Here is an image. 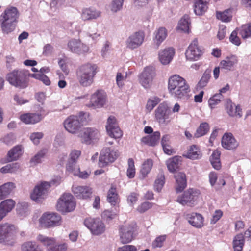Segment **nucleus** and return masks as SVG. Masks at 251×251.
<instances>
[{"label":"nucleus","mask_w":251,"mask_h":251,"mask_svg":"<svg viewBox=\"0 0 251 251\" xmlns=\"http://www.w3.org/2000/svg\"><path fill=\"white\" fill-rule=\"evenodd\" d=\"M139 194L132 192L127 197V201L128 203H130L131 204H133L136 203L138 200Z\"/></svg>","instance_id":"nucleus-64"},{"label":"nucleus","mask_w":251,"mask_h":251,"mask_svg":"<svg viewBox=\"0 0 251 251\" xmlns=\"http://www.w3.org/2000/svg\"><path fill=\"white\" fill-rule=\"evenodd\" d=\"M205 49L199 43L197 38H194L187 48L185 56L187 61H198L202 56Z\"/></svg>","instance_id":"nucleus-7"},{"label":"nucleus","mask_w":251,"mask_h":251,"mask_svg":"<svg viewBox=\"0 0 251 251\" xmlns=\"http://www.w3.org/2000/svg\"><path fill=\"white\" fill-rule=\"evenodd\" d=\"M155 75V69L153 67L148 66L145 68L139 77L140 82L145 88L150 87Z\"/></svg>","instance_id":"nucleus-19"},{"label":"nucleus","mask_w":251,"mask_h":251,"mask_svg":"<svg viewBox=\"0 0 251 251\" xmlns=\"http://www.w3.org/2000/svg\"><path fill=\"white\" fill-rule=\"evenodd\" d=\"M239 33L238 28H236L231 33L229 36V41L233 44L239 46L241 43V41L239 37L238 36Z\"/></svg>","instance_id":"nucleus-54"},{"label":"nucleus","mask_w":251,"mask_h":251,"mask_svg":"<svg viewBox=\"0 0 251 251\" xmlns=\"http://www.w3.org/2000/svg\"><path fill=\"white\" fill-rule=\"evenodd\" d=\"M136 227L137 225L135 223L120 226V236L121 241L123 244L128 243L132 241L133 234Z\"/></svg>","instance_id":"nucleus-15"},{"label":"nucleus","mask_w":251,"mask_h":251,"mask_svg":"<svg viewBox=\"0 0 251 251\" xmlns=\"http://www.w3.org/2000/svg\"><path fill=\"white\" fill-rule=\"evenodd\" d=\"M208 2L206 0H196L194 12L197 15H203L208 9Z\"/></svg>","instance_id":"nucleus-33"},{"label":"nucleus","mask_w":251,"mask_h":251,"mask_svg":"<svg viewBox=\"0 0 251 251\" xmlns=\"http://www.w3.org/2000/svg\"><path fill=\"white\" fill-rule=\"evenodd\" d=\"M165 183L164 175L162 174H159L157 176V178L155 181L154 188L158 192L161 191Z\"/></svg>","instance_id":"nucleus-48"},{"label":"nucleus","mask_w":251,"mask_h":251,"mask_svg":"<svg viewBox=\"0 0 251 251\" xmlns=\"http://www.w3.org/2000/svg\"><path fill=\"white\" fill-rule=\"evenodd\" d=\"M144 33L142 31L136 32L131 35L126 42L127 48L134 49L140 46L144 42Z\"/></svg>","instance_id":"nucleus-22"},{"label":"nucleus","mask_w":251,"mask_h":251,"mask_svg":"<svg viewBox=\"0 0 251 251\" xmlns=\"http://www.w3.org/2000/svg\"><path fill=\"white\" fill-rule=\"evenodd\" d=\"M21 249L22 251H38V246L35 242L32 241H28L23 243Z\"/></svg>","instance_id":"nucleus-53"},{"label":"nucleus","mask_w":251,"mask_h":251,"mask_svg":"<svg viewBox=\"0 0 251 251\" xmlns=\"http://www.w3.org/2000/svg\"><path fill=\"white\" fill-rule=\"evenodd\" d=\"M119 156L118 150L113 146H105L101 150L99 156L98 165L103 168L114 162Z\"/></svg>","instance_id":"nucleus-6"},{"label":"nucleus","mask_w":251,"mask_h":251,"mask_svg":"<svg viewBox=\"0 0 251 251\" xmlns=\"http://www.w3.org/2000/svg\"><path fill=\"white\" fill-rule=\"evenodd\" d=\"M44 115L41 113H27L21 114L20 120L25 124H35L41 121Z\"/></svg>","instance_id":"nucleus-24"},{"label":"nucleus","mask_w":251,"mask_h":251,"mask_svg":"<svg viewBox=\"0 0 251 251\" xmlns=\"http://www.w3.org/2000/svg\"><path fill=\"white\" fill-rule=\"evenodd\" d=\"M100 15V12L91 8H86L82 11L81 17L84 20L95 19Z\"/></svg>","instance_id":"nucleus-40"},{"label":"nucleus","mask_w":251,"mask_h":251,"mask_svg":"<svg viewBox=\"0 0 251 251\" xmlns=\"http://www.w3.org/2000/svg\"><path fill=\"white\" fill-rule=\"evenodd\" d=\"M160 137V132L155 131L151 135L143 137L141 139V142L150 146H155L158 144Z\"/></svg>","instance_id":"nucleus-32"},{"label":"nucleus","mask_w":251,"mask_h":251,"mask_svg":"<svg viewBox=\"0 0 251 251\" xmlns=\"http://www.w3.org/2000/svg\"><path fill=\"white\" fill-rule=\"evenodd\" d=\"M71 51L76 53H82L88 51V47L79 40L72 39L68 43Z\"/></svg>","instance_id":"nucleus-25"},{"label":"nucleus","mask_w":251,"mask_h":251,"mask_svg":"<svg viewBox=\"0 0 251 251\" xmlns=\"http://www.w3.org/2000/svg\"><path fill=\"white\" fill-rule=\"evenodd\" d=\"M18 10L15 7H12L5 10L0 18L1 28L4 32L8 33L14 29V23L18 18Z\"/></svg>","instance_id":"nucleus-5"},{"label":"nucleus","mask_w":251,"mask_h":251,"mask_svg":"<svg viewBox=\"0 0 251 251\" xmlns=\"http://www.w3.org/2000/svg\"><path fill=\"white\" fill-rule=\"evenodd\" d=\"M174 177L176 179L177 186L176 190V192H181L187 186V181L185 174L182 172L176 173Z\"/></svg>","instance_id":"nucleus-29"},{"label":"nucleus","mask_w":251,"mask_h":251,"mask_svg":"<svg viewBox=\"0 0 251 251\" xmlns=\"http://www.w3.org/2000/svg\"><path fill=\"white\" fill-rule=\"evenodd\" d=\"M98 67L96 64L87 63L80 66L76 70L77 79L83 87L91 85L97 72Z\"/></svg>","instance_id":"nucleus-2"},{"label":"nucleus","mask_w":251,"mask_h":251,"mask_svg":"<svg viewBox=\"0 0 251 251\" xmlns=\"http://www.w3.org/2000/svg\"><path fill=\"white\" fill-rule=\"evenodd\" d=\"M14 138L12 134H7L2 137L0 141L6 145H10L13 143Z\"/></svg>","instance_id":"nucleus-62"},{"label":"nucleus","mask_w":251,"mask_h":251,"mask_svg":"<svg viewBox=\"0 0 251 251\" xmlns=\"http://www.w3.org/2000/svg\"><path fill=\"white\" fill-rule=\"evenodd\" d=\"M60 183V178H57L56 179L52 180L50 183L47 182H42L40 185L36 186L31 194V198L37 201L40 198H42L47 193L48 190L51 185H58Z\"/></svg>","instance_id":"nucleus-13"},{"label":"nucleus","mask_w":251,"mask_h":251,"mask_svg":"<svg viewBox=\"0 0 251 251\" xmlns=\"http://www.w3.org/2000/svg\"><path fill=\"white\" fill-rule=\"evenodd\" d=\"M181 162V157L175 156L169 159L166 161V165L169 171L171 172H175L179 167V164Z\"/></svg>","instance_id":"nucleus-39"},{"label":"nucleus","mask_w":251,"mask_h":251,"mask_svg":"<svg viewBox=\"0 0 251 251\" xmlns=\"http://www.w3.org/2000/svg\"><path fill=\"white\" fill-rule=\"evenodd\" d=\"M211 73L210 70L205 71L196 86L197 89H202L207 85L211 78Z\"/></svg>","instance_id":"nucleus-41"},{"label":"nucleus","mask_w":251,"mask_h":251,"mask_svg":"<svg viewBox=\"0 0 251 251\" xmlns=\"http://www.w3.org/2000/svg\"><path fill=\"white\" fill-rule=\"evenodd\" d=\"M208 176L210 184L212 186H213L216 184L217 180V174L215 172H211L209 173Z\"/></svg>","instance_id":"nucleus-63"},{"label":"nucleus","mask_w":251,"mask_h":251,"mask_svg":"<svg viewBox=\"0 0 251 251\" xmlns=\"http://www.w3.org/2000/svg\"><path fill=\"white\" fill-rule=\"evenodd\" d=\"M160 101L161 99L157 97H154L151 99H149L146 105V109L148 112H151Z\"/></svg>","instance_id":"nucleus-50"},{"label":"nucleus","mask_w":251,"mask_h":251,"mask_svg":"<svg viewBox=\"0 0 251 251\" xmlns=\"http://www.w3.org/2000/svg\"><path fill=\"white\" fill-rule=\"evenodd\" d=\"M244 236L240 233L236 235L233 241L234 251H242L244 245Z\"/></svg>","instance_id":"nucleus-42"},{"label":"nucleus","mask_w":251,"mask_h":251,"mask_svg":"<svg viewBox=\"0 0 251 251\" xmlns=\"http://www.w3.org/2000/svg\"><path fill=\"white\" fill-rule=\"evenodd\" d=\"M61 217L55 213H45L40 219V223L46 227L57 226L60 224Z\"/></svg>","instance_id":"nucleus-16"},{"label":"nucleus","mask_w":251,"mask_h":251,"mask_svg":"<svg viewBox=\"0 0 251 251\" xmlns=\"http://www.w3.org/2000/svg\"><path fill=\"white\" fill-rule=\"evenodd\" d=\"M153 44L156 49H158L167 36V31L164 27H160L154 33Z\"/></svg>","instance_id":"nucleus-30"},{"label":"nucleus","mask_w":251,"mask_h":251,"mask_svg":"<svg viewBox=\"0 0 251 251\" xmlns=\"http://www.w3.org/2000/svg\"><path fill=\"white\" fill-rule=\"evenodd\" d=\"M237 57L231 55L227 57L225 60H222L220 63V67L227 70H231L238 63Z\"/></svg>","instance_id":"nucleus-31"},{"label":"nucleus","mask_w":251,"mask_h":251,"mask_svg":"<svg viewBox=\"0 0 251 251\" xmlns=\"http://www.w3.org/2000/svg\"><path fill=\"white\" fill-rule=\"evenodd\" d=\"M222 145L225 149L233 150L237 147L238 143L231 133H226L222 137Z\"/></svg>","instance_id":"nucleus-27"},{"label":"nucleus","mask_w":251,"mask_h":251,"mask_svg":"<svg viewBox=\"0 0 251 251\" xmlns=\"http://www.w3.org/2000/svg\"><path fill=\"white\" fill-rule=\"evenodd\" d=\"M43 137L42 132H34L32 133L30 136V139L34 144H38L40 140Z\"/></svg>","instance_id":"nucleus-60"},{"label":"nucleus","mask_w":251,"mask_h":251,"mask_svg":"<svg viewBox=\"0 0 251 251\" xmlns=\"http://www.w3.org/2000/svg\"><path fill=\"white\" fill-rule=\"evenodd\" d=\"M226 110L230 116H242V110L238 106H236L231 100H228L226 104Z\"/></svg>","instance_id":"nucleus-35"},{"label":"nucleus","mask_w":251,"mask_h":251,"mask_svg":"<svg viewBox=\"0 0 251 251\" xmlns=\"http://www.w3.org/2000/svg\"><path fill=\"white\" fill-rule=\"evenodd\" d=\"M154 203L149 201H145L141 203L137 208V211L140 213H143L151 209Z\"/></svg>","instance_id":"nucleus-56"},{"label":"nucleus","mask_w":251,"mask_h":251,"mask_svg":"<svg viewBox=\"0 0 251 251\" xmlns=\"http://www.w3.org/2000/svg\"><path fill=\"white\" fill-rule=\"evenodd\" d=\"M153 166V161L151 159H148L142 164L140 172L144 177L147 176L150 172Z\"/></svg>","instance_id":"nucleus-45"},{"label":"nucleus","mask_w":251,"mask_h":251,"mask_svg":"<svg viewBox=\"0 0 251 251\" xmlns=\"http://www.w3.org/2000/svg\"><path fill=\"white\" fill-rule=\"evenodd\" d=\"M209 129V125L207 123H201L197 129L196 133L194 134L195 137L198 138L204 135L207 133Z\"/></svg>","instance_id":"nucleus-46"},{"label":"nucleus","mask_w":251,"mask_h":251,"mask_svg":"<svg viewBox=\"0 0 251 251\" xmlns=\"http://www.w3.org/2000/svg\"><path fill=\"white\" fill-rule=\"evenodd\" d=\"M238 30L243 39L251 37V23L242 25Z\"/></svg>","instance_id":"nucleus-44"},{"label":"nucleus","mask_w":251,"mask_h":251,"mask_svg":"<svg viewBox=\"0 0 251 251\" xmlns=\"http://www.w3.org/2000/svg\"><path fill=\"white\" fill-rule=\"evenodd\" d=\"M168 90L169 93L176 99L187 100L189 98V85L186 80L179 75H175L169 77Z\"/></svg>","instance_id":"nucleus-1"},{"label":"nucleus","mask_w":251,"mask_h":251,"mask_svg":"<svg viewBox=\"0 0 251 251\" xmlns=\"http://www.w3.org/2000/svg\"><path fill=\"white\" fill-rule=\"evenodd\" d=\"M46 153L45 150L40 151L35 155H34L30 161L31 165H35L41 162V160L45 156Z\"/></svg>","instance_id":"nucleus-51"},{"label":"nucleus","mask_w":251,"mask_h":251,"mask_svg":"<svg viewBox=\"0 0 251 251\" xmlns=\"http://www.w3.org/2000/svg\"><path fill=\"white\" fill-rule=\"evenodd\" d=\"M76 202L73 196L71 194H64L58 199L56 209L61 212L73 211L75 208Z\"/></svg>","instance_id":"nucleus-9"},{"label":"nucleus","mask_w":251,"mask_h":251,"mask_svg":"<svg viewBox=\"0 0 251 251\" xmlns=\"http://www.w3.org/2000/svg\"><path fill=\"white\" fill-rule=\"evenodd\" d=\"M184 156L190 159H199L202 156V153L198 146L193 145L190 147L187 153Z\"/></svg>","instance_id":"nucleus-37"},{"label":"nucleus","mask_w":251,"mask_h":251,"mask_svg":"<svg viewBox=\"0 0 251 251\" xmlns=\"http://www.w3.org/2000/svg\"><path fill=\"white\" fill-rule=\"evenodd\" d=\"M127 176L129 178H133L135 175L134 161L132 158L128 160V168L126 172Z\"/></svg>","instance_id":"nucleus-52"},{"label":"nucleus","mask_w":251,"mask_h":251,"mask_svg":"<svg viewBox=\"0 0 251 251\" xmlns=\"http://www.w3.org/2000/svg\"><path fill=\"white\" fill-rule=\"evenodd\" d=\"M175 52L173 48H168L161 50L159 54V60L164 65L169 64L172 60Z\"/></svg>","instance_id":"nucleus-28"},{"label":"nucleus","mask_w":251,"mask_h":251,"mask_svg":"<svg viewBox=\"0 0 251 251\" xmlns=\"http://www.w3.org/2000/svg\"><path fill=\"white\" fill-rule=\"evenodd\" d=\"M106 101V94L103 90H97L91 97L88 106L98 108L104 105Z\"/></svg>","instance_id":"nucleus-20"},{"label":"nucleus","mask_w":251,"mask_h":251,"mask_svg":"<svg viewBox=\"0 0 251 251\" xmlns=\"http://www.w3.org/2000/svg\"><path fill=\"white\" fill-rule=\"evenodd\" d=\"M23 154V149L21 146H16L11 149L7 153L8 162L18 159Z\"/></svg>","instance_id":"nucleus-36"},{"label":"nucleus","mask_w":251,"mask_h":251,"mask_svg":"<svg viewBox=\"0 0 251 251\" xmlns=\"http://www.w3.org/2000/svg\"><path fill=\"white\" fill-rule=\"evenodd\" d=\"M106 129L109 136L114 138H120L123 135V132L117 123L115 117L113 116L108 117Z\"/></svg>","instance_id":"nucleus-18"},{"label":"nucleus","mask_w":251,"mask_h":251,"mask_svg":"<svg viewBox=\"0 0 251 251\" xmlns=\"http://www.w3.org/2000/svg\"><path fill=\"white\" fill-rule=\"evenodd\" d=\"M16 232L14 225L7 223L0 224V243L9 244V242L14 240Z\"/></svg>","instance_id":"nucleus-12"},{"label":"nucleus","mask_w":251,"mask_h":251,"mask_svg":"<svg viewBox=\"0 0 251 251\" xmlns=\"http://www.w3.org/2000/svg\"><path fill=\"white\" fill-rule=\"evenodd\" d=\"M189 223L193 226L200 228L204 226V218L201 214L198 213H192L186 215Z\"/></svg>","instance_id":"nucleus-26"},{"label":"nucleus","mask_w":251,"mask_h":251,"mask_svg":"<svg viewBox=\"0 0 251 251\" xmlns=\"http://www.w3.org/2000/svg\"><path fill=\"white\" fill-rule=\"evenodd\" d=\"M222 98V95L221 94H217L210 98L208 100V103L211 108H214L215 106L220 103Z\"/></svg>","instance_id":"nucleus-57"},{"label":"nucleus","mask_w":251,"mask_h":251,"mask_svg":"<svg viewBox=\"0 0 251 251\" xmlns=\"http://www.w3.org/2000/svg\"><path fill=\"white\" fill-rule=\"evenodd\" d=\"M124 0H113L112 3L111 10L114 12H117L120 10L123 5Z\"/></svg>","instance_id":"nucleus-58"},{"label":"nucleus","mask_w":251,"mask_h":251,"mask_svg":"<svg viewBox=\"0 0 251 251\" xmlns=\"http://www.w3.org/2000/svg\"><path fill=\"white\" fill-rule=\"evenodd\" d=\"M107 201L113 206H115L119 203L120 199L115 187L112 186L108 190Z\"/></svg>","instance_id":"nucleus-34"},{"label":"nucleus","mask_w":251,"mask_h":251,"mask_svg":"<svg viewBox=\"0 0 251 251\" xmlns=\"http://www.w3.org/2000/svg\"><path fill=\"white\" fill-rule=\"evenodd\" d=\"M81 151L79 150H73L70 154V158L69 160L77 162V160L81 155Z\"/></svg>","instance_id":"nucleus-61"},{"label":"nucleus","mask_w":251,"mask_h":251,"mask_svg":"<svg viewBox=\"0 0 251 251\" xmlns=\"http://www.w3.org/2000/svg\"><path fill=\"white\" fill-rule=\"evenodd\" d=\"M223 213L221 210H216L212 215L210 220L211 224H215L222 217Z\"/></svg>","instance_id":"nucleus-59"},{"label":"nucleus","mask_w":251,"mask_h":251,"mask_svg":"<svg viewBox=\"0 0 251 251\" xmlns=\"http://www.w3.org/2000/svg\"><path fill=\"white\" fill-rule=\"evenodd\" d=\"M201 192L200 190L193 188H190L178 197L177 201L183 205H188L191 207L195 205L196 201L200 197Z\"/></svg>","instance_id":"nucleus-10"},{"label":"nucleus","mask_w":251,"mask_h":251,"mask_svg":"<svg viewBox=\"0 0 251 251\" xmlns=\"http://www.w3.org/2000/svg\"><path fill=\"white\" fill-rule=\"evenodd\" d=\"M72 191L77 199L82 200L90 198L93 193L92 189L87 186L74 185L72 186Z\"/></svg>","instance_id":"nucleus-21"},{"label":"nucleus","mask_w":251,"mask_h":251,"mask_svg":"<svg viewBox=\"0 0 251 251\" xmlns=\"http://www.w3.org/2000/svg\"><path fill=\"white\" fill-rule=\"evenodd\" d=\"M171 114V110L165 102L160 103L154 111L155 120L161 125H166L170 122Z\"/></svg>","instance_id":"nucleus-11"},{"label":"nucleus","mask_w":251,"mask_h":251,"mask_svg":"<svg viewBox=\"0 0 251 251\" xmlns=\"http://www.w3.org/2000/svg\"><path fill=\"white\" fill-rule=\"evenodd\" d=\"M229 10H226L223 12L217 11L216 17L218 19L224 22H228L231 21L232 16L230 14Z\"/></svg>","instance_id":"nucleus-47"},{"label":"nucleus","mask_w":251,"mask_h":251,"mask_svg":"<svg viewBox=\"0 0 251 251\" xmlns=\"http://www.w3.org/2000/svg\"><path fill=\"white\" fill-rule=\"evenodd\" d=\"M37 240L46 247L47 251H66L68 249L67 244H58L53 237L39 235L37 237Z\"/></svg>","instance_id":"nucleus-8"},{"label":"nucleus","mask_w":251,"mask_h":251,"mask_svg":"<svg viewBox=\"0 0 251 251\" xmlns=\"http://www.w3.org/2000/svg\"><path fill=\"white\" fill-rule=\"evenodd\" d=\"M85 225L95 235H99L104 231V224L100 219L87 218L84 220Z\"/></svg>","instance_id":"nucleus-17"},{"label":"nucleus","mask_w":251,"mask_h":251,"mask_svg":"<svg viewBox=\"0 0 251 251\" xmlns=\"http://www.w3.org/2000/svg\"><path fill=\"white\" fill-rule=\"evenodd\" d=\"M167 236L166 235H160L157 237L152 243V247L153 248H161L166 241Z\"/></svg>","instance_id":"nucleus-55"},{"label":"nucleus","mask_w":251,"mask_h":251,"mask_svg":"<svg viewBox=\"0 0 251 251\" xmlns=\"http://www.w3.org/2000/svg\"><path fill=\"white\" fill-rule=\"evenodd\" d=\"M29 73L25 70H14L7 75L6 80L15 87L24 89L27 87Z\"/></svg>","instance_id":"nucleus-4"},{"label":"nucleus","mask_w":251,"mask_h":251,"mask_svg":"<svg viewBox=\"0 0 251 251\" xmlns=\"http://www.w3.org/2000/svg\"><path fill=\"white\" fill-rule=\"evenodd\" d=\"M66 169L67 172L73 173L74 175H77L79 173V166L77 165V162L75 161L68 160Z\"/></svg>","instance_id":"nucleus-49"},{"label":"nucleus","mask_w":251,"mask_h":251,"mask_svg":"<svg viewBox=\"0 0 251 251\" xmlns=\"http://www.w3.org/2000/svg\"><path fill=\"white\" fill-rule=\"evenodd\" d=\"M15 204V201L11 199L5 200L0 203V222L12 210Z\"/></svg>","instance_id":"nucleus-23"},{"label":"nucleus","mask_w":251,"mask_h":251,"mask_svg":"<svg viewBox=\"0 0 251 251\" xmlns=\"http://www.w3.org/2000/svg\"><path fill=\"white\" fill-rule=\"evenodd\" d=\"M15 188L14 183L7 182L0 186V200L7 197Z\"/></svg>","instance_id":"nucleus-38"},{"label":"nucleus","mask_w":251,"mask_h":251,"mask_svg":"<svg viewBox=\"0 0 251 251\" xmlns=\"http://www.w3.org/2000/svg\"><path fill=\"white\" fill-rule=\"evenodd\" d=\"M100 133L94 128H83L78 134V137L82 143L90 145L94 141L99 139Z\"/></svg>","instance_id":"nucleus-14"},{"label":"nucleus","mask_w":251,"mask_h":251,"mask_svg":"<svg viewBox=\"0 0 251 251\" xmlns=\"http://www.w3.org/2000/svg\"><path fill=\"white\" fill-rule=\"evenodd\" d=\"M190 25L189 16L188 15H184L179 22L178 28L184 32L189 33L190 31Z\"/></svg>","instance_id":"nucleus-43"},{"label":"nucleus","mask_w":251,"mask_h":251,"mask_svg":"<svg viewBox=\"0 0 251 251\" xmlns=\"http://www.w3.org/2000/svg\"><path fill=\"white\" fill-rule=\"evenodd\" d=\"M88 114L83 112L77 115H71L64 122V126L69 132L76 133L83 125L87 123Z\"/></svg>","instance_id":"nucleus-3"}]
</instances>
